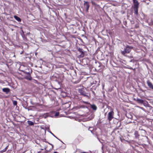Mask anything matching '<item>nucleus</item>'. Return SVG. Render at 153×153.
I'll list each match as a JSON object with an SVG mask.
<instances>
[{
  "label": "nucleus",
  "mask_w": 153,
  "mask_h": 153,
  "mask_svg": "<svg viewBox=\"0 0 153 153\" xmlns=\"http://www.w3.org/2000/svg\"><path fill=\"white\" fill-rule=\"evenodd\" d=\"M132 47L129 46H127L124 48V50L121 51V53L123 55L127 53H129L130 52Z\"/></svg>",
  "instance_id": "1"
},
{
  "label": "nucleus",
  "mask_w": 153,
  "mask_h": 153,
  "mask_svg": "<svg viewBox=\"0 0 153 153\" xmlns=\"http://www.w3.org/2000/svg\"><path fill=\"white\" fill-rule=\"evenodd\" d=\"M114 114L113 109H111L108 115V119L109 121H111L114 118Z\"/></svg>",
  "instance_id": "2"
},
{
  "label": "nucleus",
  "mask_w": 153,
  "mask_h": 153,
  "mask_svg": "<svg viewBox=\"0 0 153 153\" xmlns=\"http://www.w3.org/2000/svg\"><path fill=\"white\" fill-rule=\"evenodd\" d=\"M21 71L24 72L25 73L27 74V75L25 77V79L29 80H31L32 79L30 73L29 72L25 71L22 70H21Z\"/></svg>",
  "instance_id": "3"
},
{
  "label": "nucleus",
  "mask_w": 153,
  "mask_h": 153,
  "mask_svg": "<svg viewBox=\"0 0 153 153\" xmlns=\"http://www.w3.org/2000/svg\"><path fill=\"white\" fill-rule=\"evenodd\" d=\"M84 5L86 9V12H88L90 7L89 2L85 1H84Z\"/></svg>",
  "instance_id": "4"
},
{
  "label": "nucleus",
  "mask_w": 153,
  "mask_h": 153,
  "mask_svg": "<svg viewBox=\"0 0 153 153\" xmlns=\"http://www.w3.org/2000/svg\"><path fill=\"white\" fill-rule=\"evenodd\" d=\"M146 82L149 88L153 90V85L152 83L149 80H148Z\"/></svg>",
  "instance_id": "5"
},
{
  "label": "nucleus",
  "mask_w": 153,
  "mask_h": 153,
  "mask_svg": "<svg viewBox=\"0 0 153 153\" xmlns=\"http://www.w3.org/2000/svg\"><path fill=\"white\" fill-rule=\"evenodd\" d=\"M78 51L81 53L79 55V56L80 57H83L84 56V53L82 50V49L80 48H79L78 49Z\"/></svg>",
  "instance_id": "6"
},
{
  "label": "nucleus",
  "mask_w": 153,
  "mask_h": 153,
  "mask_svg": "<svg viewBox=\"0 0 153 153\" xmlns=\"http://www.w3.org/2000/svg\"><path fill=\"white\" fill-rule=\"evenodd\" d=\"M134 7H139V3L137 0H133Z\"/></svg>",
  "instance_id": "7"
},
{
  "label": "nucleus",
  "mask_w": 153,
  "mask_h": 153,
  "mask_svg": "<svg viewBox=\"0 0 153 153\" xmlns=\"http://www.w3.org/2000/svg\"><path fill=\"white\" fill-rule=\"evenodd\" d=\"M139 7H134V14L137 16L138 14V8Z\"/></svg>",
  "instance_id": "8"
},
{
  "label": "nucleus",
  "mask_w": 153,
  "mask_h": 153,
  "mask_svg": "<svg viewBox=\"0 0 153 153\" xmlns=\"http://www.w3.org/2000/svg\"><path fill=\"white\" fill-rule=\"evenodd\" d=\"M91 107L92 109L93 110L96 111L97 109V107L95 105H91L90 104Z\"/></svg>",
  "instance_id": "9"
},
{
  "label": "nucleus",
  "mask_w": 153,
  "mask_h": 153,
  "mask_svg": "<svg viewBox=\"0 0 153 153\" xmlns=\"http://www.w3.org/2000/svg\"><path fill=\"white\" fill-rule=\"evenodd\" d=\"M78 91L80 94L82 95V94H83V93L85 92L84 91V89L83 88L79 89Z\"/></svg>",
  "instance_id": "10"
},
{
  "label": "nucleus",
  "mask_w": 153,
  "mask_h": 153,
  "mask_svg": "<svg viewBox=\"0 0 153 153\" xmlns=\"http://www.w3.org/2000/svg\"><path fill=\"white\" fill-rule=\"evenodd\" d=\"M2 91L3 92L7 93L10 91V89L8 88H4L2 89Z\"/></svg>",
  "instance_id": "11"
},
{
  "label": "nucleus",
  "mask_w": 153,
  "mask_h": 153,
  "mask_svg": "<svg viewBox=\"0 0 153 153\" xmlns=\"http://www.w3.org/2000/svg\"><path fill=\"white\" fill-rule=\"evenodd\" d=\"M14 18H15V19L16 20H17L18 22H20L21 21V19L19 17H18L16 16H14Z\"/></svg>",
  "instance_id": "12"
},
{
  "label": "nucleus",
  "mask_w": 153,
  "mask_h": 153,
  "mask_svg": "<svg viewBox=\"0 0 153 153\" xmlns=\"http://www.w3.org/2000/svg\"><path fill=\"white\" fill-rule=\"evenodd\" d=\"M136 101L137 102L139 103H143V100L141 99H137L136 100Z\"/></svg>",
  "instance_id": "13"
},
{
  "label": "nucleus",
  "mask_w": 153,
  "mask_h": 153,
  "mask_svg": "<svg viewBox=\"0 0 153 153\" xmlns=\"http://www.w3.org/2000/svg\"><path fill=\"white\" fill-rule=\"evenodd\" d=\"M27 122V123L29 126H32L34 125L33 122L31 121H28Z\"/></svg>",
  "instance_id": "14"
},
{
  "label": "nucleus",
  "mask_w": 153,
  "mask_h": 153,
  "mask_svg": "<svg viewBox=\"0 0 153 153\" xmlns=\"http://www.w3.org/2000/svg\"><path fill=\"white\" fill-rule=\"evenodd\" d=\"M13 105L14 106H17V102L16 100H14L13 99H12Z\"/></svg>",
  "instance_id": "15"
},
{
  "label": "nucleus",
  "mask_w": 153,
  "mask_h": 153,
  "mask_svg": "<svg viewBox=\"0 0 153 153\" xmlns=\"http://www.w3.org/2000/svg\"><path fill=\"white\" fill-rule=\"evenodd\" d=\"M82 95H83L85 97H89V96L88 94L87 93H86L85 92L83 93V94H82Z\"/></svg>",
  "instance_id": "16"
},
{
  "label": "nucleus",
  "mask_w": 153,
  "mask_h": 153,
  "mask_svg": "<svg viewBox=\"0 0 153 153\" xmlns=\"http://www.w3.org/2000/svg\"><path fill=\"white\" fill-rule=\"evenodd\" d=\"M7 147H6L3 150H2L1 151H0V153H2L3 152H5L7 149Z\"/></svg>",
  "instance_id": "17"
},
{
  "label": "nucleus",
  "mask_w": 153,
  "mask_h": 153,
  "mask_svg": "<svg viewBox=\"0 0 153 153\" xmlns=\"http://www.w3.org/2000/svg\"><path fill=\"white\" fill-rule=\"evenodd\" d=\"M134 134L135 135V137H138L139 136V135L138 134V132L137 131H135L134 132Z\"/></svg>",
  "instance_id": "18"
},
{
  "label": "nucleus",
  "mask_w": 153,
  "mask_h": 153,
  "mask_svg": "<svg viewBox=\"0 0 153 153\" xmlns=\"http://www.w3.org/2000/svg\"><path fill=\"white\" fill-rule=\"evenodd\" d=\"M150 21V22H149V25H153V21L151 20Z\"/></svg>",
  "instance_id": "19"
},
{
  "label": "nucleus",
  "mask_w": 153,
  "mask_h": 153,
  "mask_svg": "<svg viewBox=\"0 0 153 153\" xmlns=\"http://www.w3.org/2000/svg\"><path fill=\"white\" fill-rule=\"evenodd\" d=\"M91 3L92 4H93V5H97L96 3H95V2L93 1H91Z\"/></svg>",
  "instance_id": "20"
},
{
  "label": "nucleus",
  "mask_w": 153,
  "mask_h": 153,
  "mask_svg": "<svg viewBox=\"0 0 153 153\" xmlns=\"http://www.w3.org/2000/svg\"><path fill=\"white\" fill-rule=\"evenodd\" d=\"M48 117V115L47 114H45L43 116V117L45 118H47Z\"/></svg>",
  "instance_id": "21"
},
{
  "label": "nucleus",
  "mask_w": 153,
  "mask_h": 153,
  "mask_svg": "<svg viewBox=\"0 0 153 153\" xmlns=\"http://www.w3.org/2000/svg\"><path fill=\"white\" fill-rule=\"evenodd\" d=\"M59 114V112H56L55 113V117H57L58 116Z\"/></svg>",
  "instance_id": "22"
},
{
  "label": "nucleus",
  "mask_w": 153,
  "mask_h": 153,
  "mask_svg": "<svg viewBox=\"0 0 153 153\" xmlns=\"http://www.w3.org/2000/svg\"><path fill=\"white\" fill-rule=\"evenodd\" d=\"M82 102H83L85 103V104H90L89 103H88V102H85V101H83Z\"/></svg>",
  "instance_id": "23"
},
{
  "label": "nucleus",
  "mask_w": 153,
  "mask_h": 153,
  "mask_svg": "<svg viewBox=\"0 0 153 153\" xmlns=\"http://www.w3.org/2000/svg\"><path fill=\"white\" fill-rule=\"evenodd\" d=\"M79 81H76L74 82V83L76 84L78 83L79 82Z\"/></svg>",
  "instance_id": "24"
},
{
  "label": "nucleus",
  "mask_w": 153,
  "mask_h": 153,
  "mask_svg": "<svg viewBox=\"0 0 153 153\" xmlns=\"http://www.w3.org/2000/svg\"><path fill=\"white\" fill-rule=\"evenodd\" d=\"M134 60H130V62H134Z\"/></svg>",
  "instance_id": "25"
},
{
  "label": "nucleus",
  "mask_w": 153,
  "mask_h": 153,
  "mask_svg": "<svg viewBox=\"0 0 153 153\" xmlns=\"http://www.w3.org/2000/svg\"><path fill=\"white\" fill-rule=\"evenodd\" d=\"M129 69H133V68H132L131 67H129V68H128Z\"/></svg>",
  "instance_id": "26"
},
{
  "label": "nucleus",
  "mask_w": 153,
  "mask_h": 153,
  "mask_svg": "<svg viewBox=\"0 0 153 153\" xmlns=\"http://www.w3.org/2000/svg\"><path fill=\"white\" fill-rule=\"evenodd\" d=\"M23 53V51H22L21 53H20V54H22Z\"/></svg>",
  "instance_id": "27"
},
{
  "label": "nucleus",
  "mask_w": 153,
  "mask_h": 153,
  "mask_svg": "<svg viewBox=\"0 0 153 153\" xmlns=\"http://www.w3.org/2000/svg\"><path fill=\"white\" fill-rule=\"evenodd\" d=\"M50 133L53 135V136H54V135L53 133H52L51 132H50Z\"/></svg>",
  "instance_id": "28"
},
{
  "label": "nucleus",
  "mask_w": 153,
  "mask_h": 153,
  "mask_svg": "<svg viewBox=\"0 0 153 153\" xmlns=\"http://www.w3.org/2000/svg\"><path fill=\"white\" fill-rule=\"evenodd\" d=\"M82 153H87V152H82Z\"/></svg>",
  "instance_id": "29"
},
{
  "label": "nucleus",
  "mask_w": 153,
  "mask_h": 153,
  "mask_svg": "<svg viewBox=\"0 0 153 153\" xmlns=\"http://www.w3.org/2000/svg\"><path fill=\"white\" fill-rule=\"evenodd\" d=\"M133 70L135 71V68L133 69H132Z\"/></svg>",
  "instance_id": "30"
},
{
  "label": "nucleus",
  "mask_w": 153,
  "mask_h": 153,
  "mask_svg": "<svg viewBox=\"0 0 153 153\" xmlns=\"http://www.w3.org/2000/svg\"><path fill=\"white\" fill-rule=\"evenodd\" d=\"M53 153H57V152H55Z\"/></svg>",
  "instance_id": "31"
},
{
  "label": "nucleus",
  "mask_w": 153,
  "mask_h": 153,
  "mask_svg": "<svg viewBox=\"0 0 153 153\" xmlns=\"http://www.w3.org/2000/svg\"><path fill=\"white\" fill-rule=\"evenodd\" d=\"M90 128L88 129L90 131V130H91V129H90Z\"/></svg>",
  "instance_id": "32"
},
{
  "label": "nucleus",
  "mask_w": 153,
  "mask_h": 153,
  "mask_svg": "<svg viewBox=\"0 0 153 153\" xmlns=\"http://www.w3.org/2000/svg\"><path fill=\"white\" fill-rule=\"evenodd\" d=\"M11 54H12L13 55V53H11Z\"/></svg>",
  "instance_id": "33"
},
{
  "label": "nucleus",
  "mask_w": 153,
  "mask_h": 153,
  "mask_svg": "<svg viewBox=\"0 0 153 153\" xmlns=\"http://www.w3.org/2000/svg\"><path fill=\"white\" fill-rule=\"evenodd\" d=\"M15 55H13V57H15Z\"/></svg>",
  "instance_id": "34"
},
{
  "label": "nucleus",
  "mask_w": 153,
  "mask_h": 153,
  "mask_svg": "<svg viewBox=\"0 0 153 153\" xmlns=\"http://www.w3.org/2000/svg\"><path fill=\"white\" fill-rule=\"evenodd\" d=\"M90 131L91 132H92V130H90Z\"/></svg>",
  "instance_id": "35"
},
{
  "label": "nucleus",
  "mask_w": 153,
  "mask_h": 153,
  "mask_svg": "<svg viewBox=\"0 0 153 153\" xmlns=\"http://www.w3.org/2000/svg\"><path fill=\"white\" fill-rule=\"evenodd\" d=\"M54 137H56V138H57L54 135L53 136Z\"/></svg>",
  "instance_id": "36"
},
{
  "label": "nucleus",
  "mask_w": 153,
  "mask_h": 153,
  "mask_svg": "<svg viewBox=\"0 0 153 153\" xmlns=\"http://www.w3.org/2000/svg\"><path fill=\"white\" fill-rule=\"evenodd\" d=\"M58 83H59V82H58Z\"/></svg>",
  "instance_id": "37"
}]
</instances>
